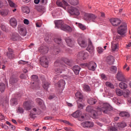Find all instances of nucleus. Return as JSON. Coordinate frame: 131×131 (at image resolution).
<instances>
[{
    "label": "nucleus",
    "mask_w": 131,
    "mask_h": 131,
    "mask_svg": "<svg viewBox=\"0 0 131 131\" xmlns=\"http://www.w3.org/2000/svg\"><path fill=\"white\" fill-rule=\"evenodd\" d=\"M77 56L78 59H80V60H85L89 57V54L84 52V51H81L78 53Z\"/></svg>",
    "instance_id": "nucleus-11"
},
{
    "label": "nucleus",
    "mask_w": 131,
    "mask_h": 131,
    "mask_svg": "<svg viewBox=\"0 0 131 131\" xmlns=\"http://www.w3.org/2000/svg\"><path fill=\"white\" fill-rule=\"evenodd\" d=\"M60 29L61 30L66 31V32H69L70 33L72 32V28L70 26L65 24H63V25L61 27Z\"/></svg>",
    "instance_id": "nucleus-12"
},
{
    "label": "nucleus",
    "mask_w": 131,
    "mask_h": 131,
    "mask_svg": "<svg viewBox=\"0 0 131 131\" xmlns=\"http://www.w3.org/2000/svg\"><path fill=\"white\" fill-rule=\"evenodd\" d=\"M56 5L58 6V7H60L61 8H63L64 9V10H66V7H68L69 6V4L65 1V0H58L56 2Z\"/></svg>",
    "instance_id": "nucleus-8"
},
{
    "label": "nucleus",
    "mask_w": 131,
    "mask_h": 131,
    "mask_svg": "<svg viewBox=\"0 0 131 131\" xmlns=\"http://www.w3.org/2000/svg\"><path fill=\"white\" fill-rule=\"evenodd\" d=\"M36 101L39 104V105H41V104H42V100H41V99L37 98L36 99Z\"/></svg>",
    "instance_id": "nucleus-57"
},
{
    "label": "nucleus",
    "mask_w": 131,
    "mask_h": 131,
    "mask_svg": "<svg viewBox=\"0 0 131 131\" xmlns=\"http://www.w3.org/2000/svg\"><path fill=\"white\" fill-rule=\"evenodd\" d=\"M23 107L25 110L27 111H29V110H31L32 106L31 103L29 101H26L23 103Z\"/></svg>",
    "instance_id": "nucleus-15"
},
{
    "label": "nucleus",
    "mask_w": 131,
    "mask_h": 131,
    "mask_svg": "<svg viewBox=\"0 0 131 131\" xmlns=\"http://www.w3.org/2000/svg\"><path fill=\"white\" fill-rule=\"evenodd\" d=\"M10 24L12 27L15 28L17 27V20L15 18H12L10 19Z\"/></svg>",
    "instance_id": "nucleus-23"
},
{
    "label": "nucleus",
    "mask_w": 131,
    "mask_h": 131,
    "mask_svg": "<svg viewBox=\"0 0 131 131\" xmlns=\"http://www.w3.org/2000/svg\"><path fill=\"white\" fill-rule=\"evenodd\" d=\"M1 29L2 30H3V31H5V32L7 31V29L6 28V26H1Z\"/></svg>",
    "instance_id": "nucleus-64"
},
{
    "label": "nucleus",
    "mask_w": 131,
    "mask_h": 131,
    "mask_svg": "<svg viewBox=\"0 0 131 131\" xmlns=\"http://www.w3.org/2000/svg\"><path fill=\"white\" fill-rule=\"evenodd\" d=\"M79 70H80V67L78 66H75L73 68V71L76 75L79 74Z\"/></svg>",
    "instance_id": "nucleus-29"
},
{
    "label": "nucleus",
    "mask_w": 131,
    "mask_h": 131,
    "mask_svg": "<svg viewBox=\"0 0 131 131\" xmlns=\"http://www.w3.org/2000/svg\"><path fill=\"white\" fill-rule=\"evenodd\" d=\"M66 41L69 47L72 48L74 46V40L69 37L66 38Z\"/></svg>",
    "instance_id": "nucleus-17"
},
{
    "label": "nucleus",
    "mask_w": 131,
    "mask_h": 131,
    "mask_svg": "<svg viewBox=\"0 0 131 131\" xmlns=\"http://www.w3.org/2000/svg\"><path fill=\"white\" fill-rule=\"evenodd\" d=\"M78 104V109H80V110H81V109H83V105L82 104L79 103V102H77Z\"/></svg>",
    "instance_id": "nucleus-56"
},
{
    "label": "nucleus",
    "mask_w": 131,
    "mask_h": 131,
    "mask_svg": "<svg viewBox=\"0 0 131 131\" xmlns=\"http://www.w3.org/2000/svg\"><path fill=\"white\" fill-rule=\"evenodd\" d=\"M110 70L113 73H116L117 72V67L113 66L111 67Z\"/></svg>",
    "instance_id": "nucleus-48"
},
{
    "label": "nucleus",
    "mask_w": 131,
    "mask_h": 131,
    "mask_svg": "<svg viewBox=\"0 0 131 131\" xmlns=\"http://www.w3.org/2000/svg\"><path fill=\"white\" fill-rule=\"evenodd\" d=\"M54 24L55 28H60L61 29L64 25V22L62 20H56L54 21Z\"/></svg>",
    "instance_id": "nucleus-14"
},
{
    "label": "nucleus",
    "mask_w": 131,
    "mask_h": 131,
    "mask_svg": "<svg viewBox=\"0 0 131 131\" xmlns=\"http://www.w3.org/2000/svg\"><path fill=\"white\" fill-rule=\"evenodd\" d=\"M110 21L113 26L115 27L119 26L121 24V20L118 18H111Z\"/></svg>",
    "instance_id": "nucleus-10"
},
{
    "label": "nucleus",
    "mask_w": 131,
    "mask_h": 131,
    "mask_svg": "<svg viewBox=\"0 0 131 131\" xmlns=\"http://www.w3.org/2000/svg\"><path fill=\"white\" fill-rule=\"evenodd\" d=\"M36 8L37 11H38V12H40V13L45 12V11L46 10V8H45V7L41 6H37Z\"/></svg>",
    "instance_id": "nucleus-34"
},
{
    "label": "nucleus",
    "mask_w": 131,
    "mask_h": 131,
    "mask_svg": "<svg viewBox=\"0 0 131 131\" xmlns=\"http://www.w3.org/2000/svg\"><path fill=\"white\" fill-rule=\"evenodd\" d=\"M7 56L9 59H13V58H15V55L14 54V53L7 52Z\"/></svg>",
    "instance_id": "nucleus-43"
},
{
    "label": "nucleus",
    "mask_w": 131,
    "mask_h": 131,
    "mask_svg": "<svg viewBox=\"0 0 131 131\" xmlns=\"http://www.w3.org/2000/svg\"><path fill=\"white\" fill-rule=\"evenodd\" d=\"M78 43L81 48H86L88 47V44L81 38L78 39Z\"/></svg>",
    "instance_id": "nucleus-18"
},
{
    "label": "nucleus",
    "mask_w": 131,
    "mask_h": 131,
    "mask_svg": "<svg viewBox=\"0 0 131 131\" xmlns=\"http://www.w3.org/2000/svg\"><path fill=\"white\" fill-rule=\"evenodd\" d=\"M65 85V81L64 80H60L57 82V86L58 88H61V86H64Z\"/></svg>",
    "instance_id": "nucleus-40"
},
{
    "label": "nucleus",
    "mask_w": 131,
    "mask_h": 131,
    "mask_svg": "<svg viewBox=\"0 0 131 131\" xmlns=\"http://www.w3.org/2000/svg\"><path fill=\"white\" fill-rule=\"evenodd\" d=\"M106 61L109 65H113V64H114V57L112 56H108Z\"/></svg>",
    "instance_id": "nucleus-25"
},
{
    "label": "nucleus",
    "mask_w": 131,
    "mask_h": 131,
    "mask_svg": "<svg viewBox=\"0 0 131 131\" xmlns=\"http://www.w3.org/2000/svg\"><path fill=\"white\" fill-rule=\"evenodd\" d=\"M37 110L36 108H33L32 111L30 112V118H35V115L37 114Z\"/></svg>",
    "instance_id": "nucleus-21"
},
{
    "label": "nucleus",
    "mask_w": 131,
    "mask_h": 131,
    "mask_svg": "<svg viewBox=\"0 0 131 131\" xmlns=\"http://www.w3.org/2000/svg\"><path fill=\"white\" fill-rule=\"evenodd\" d=\"M17 29L20 35H22L23 36H25V35H26V34L27 33V31H26V28H25V27L21 25H18L17 27Z\"/></svg>",
    "instance_id": "nucleus-9"
},
{
    "label": "nucleus",
    "mask_w": 131,
    "mask_h": 131,
    "mask_svg": "<svg viewBox=\"0 0 131 131\" xmlns=\"http://www.w3.org/2000/svg\"><path fill=\"white\" fill-rule=\"evenodd\" d=\"M127 32V25L125 23H123L118 28L116 36L114 37V40L112 42V49L116 51L117 49V44L120 41L122 37L125 36Z\"/></svg>",
    "instance_id": "nucleus-1"
},
{
    "label": "nucleus",
    "mask_w": 131,
    "mask_h": 131,
    "mask_svg": "<svg viewBox=\"0 0 131 131\" xmlns=\"http://www.w3.org/2000/svg\"><path fill=\"white\" fill-rule=\"evenodd\" d=\"M75 96L77 99H78V100H77V102H82L83 100V96H82V94H81L80 92H77L75 94Z\"/></svg>",
    "instance_id": "nucleus-19"
},
{
    "label": "nucleus",
    "mask_w": 131,
    "mask_h": 131,
    "mask_svg": "<svg viewBox=\"0 0 131 131\" xmlns=\"http://www.w3.org/2000/svg\"><path fill=\"white\" fill-rule=\"evenodd\" d=\"M20 78L21 79H26V76H25V74H21L19 76Z\"/></svg>",
    "instance_id": "nucleus-61"
},
{
    "label": "nucleus",
    "mask_w": 131,
    "mask_h": 131,
    "mask_svg": "<svg viewBox=\"0 0 131 131\" xmlns=\"http://www.w3.org/2000/svg\"><path fill=\"white\" fill-rule=\"evenodd\" d=\"M24 24H26V25H28V24H29V20L27 19H25L24 20Z\"/></svg>",
    "instance_id": "nucleus-63"
},
{
    "label": "nucleus",
    "mask_w": 131,
    "mask_h": 131,
    "mask_svg": "<svg viewBox=\"0 0 131 131\" xmlns=\"http://www.w3.org/2000/svg\"><path fill=\"white\" fill-rule=\"evenodd\" d=\"M18 80L19 79H18V77H16V76H12L9 79V82L10 84H15V83L18 82Z\"/></svg>",
    "instance_id": "nucleus-16"
},
{
    "label": "nucleus",
    "mask_w": 131,
    "mask_h": 131,
    "mask_svg": "<svg viewBox=\"0 0 131 131\" xmlns=\"http://www.w3.org/2000/svg\"><path fill=\"white\" fill-rule=\"evenodd\" d=\"M6 91V85L5 83L1 82L0 83V92L1 93H4Z\"/></svg>",
    "instance_id": "nucleus-35"
},
{
    "label": "nucleus",
    "mask_w": 131,
    "mask_h": 131,
    "mask_svg": "<svg viewBox=\"0 0 131 131\" xmlns=\"http://www.w3.org/2000/svg\"><path fill=\"white\" fill-rule=\"evenodd\" d=\"M53 118L54 117H45L44 119L45 120H52Z\"/></svg>",
    "instance_id": "nucleus-62"
},
{
    "label": "nucleus",
    "mask_w": 131,
    "mask_h": 131,
    "mask_svg": "<svg viewBox=\"0 0 131 131\" xmlns=\"http://www.w3.org/2000/svg\"><path fill=\"white\" fill-rule=\"evenodd\" d=\"M27 63H28V61H24V60H19L18 61V63L20 64L21 65H25L26 64H27Z\"/></svg>",
    "instance_id": "nucleus-55"
},
{
    "label": "nucleus",
    "mask_w": 131,
    "mask_h": 131,
    "mask_svg": "<svg viewBox=\"0 0 131 131\" xmlns=\"http://www.w3.org/2000/svg\"><path fill=\"white\" fill-rule=\"evenodd\" d=\"M55 43H57V45H60L62 48L65 47L64 45H63V42H62V38H55L54 39Z\"/></svg>",
    "instance_id": "nucleus-26"
},
{
    "label": "nucleus",
    "mask_w": 131,
    "mask_h": 131,
    "mask_svg": "<svg viewBox=\"0 0 131 131\" xmlns=\"http://www.w3.org/2000/svg\"><path fill=\"white\" fill-rule=\"evenodd\" d=\"M81 115V113L79 110L76 111L75 112H74L72 114V116H73V117H74L75 118H77L78 117H80Z\"/></svg>",
    "instance_id": "nucleus-31"
},
{
    "label": "nucleus",
    "mask_w": 131,
    "mask_h": 131,
    "mask_svg": "<svg viewBox=\"0 0 131 131\" xmlns=\"http://www.w3.org/2000/svg\"><path fill=\"white\" fill-rule=\"evenodd\" d=\"M119 116H121V117H125V118H128V117L130 116V115H129V113L127 112H121L119 113Z\"/></svg>",
    "instance_id": "nucleus-27"
},
{
    "label": "nucleus",
    "mask_w": 131,
    "mask_h": 131,
    "mask_svg": "<svg viewBox=\"0 0 131 131\" xmlns=\"http://www.w3.org/2000/svg\"><path fill=\"white\" fill-rule=\"evenodd\" d=\"M11 102V104L12 105H16V104H17V102H18V101L17 100V98H12L10 100Z\"/></svg>",
    "instance_id": "nucleus-50"
},
{
    "label": "nucleus",
    "mask_w": 131,
    "mask_h": 131,
    "mask_svg": "<svg viewBox=\"0 0 131 131\" xmlns=\"http://www.w3.org/2000/svg\"><path fill=\"white\" fill-rule=\"evenodd\" d=\"M108 130L109 131H118V130L116 127L112 126L109 128Z\"/></svg>",
    "instance_id": "nucleus-59"
},
{
    "label": "nucleus",
    "mask_w": 131,
    "mask_h": 131,
    "mask_svg": "<svg viewBox=\"0 0 131 131\" xmlns=\"http://www.w3.org/2000/svg\"><path fill=\"white\" fill-rule=\"evenodd\" d=\"M117 125L118 127L123 128V127H125V126H126V123H125V122H121L118 123Z\"/></svg>",
    "instance_id": "nucleus-39"
},
{
    "label": "nucleus",
    "mask_w": 131,
    "mask_h": 131,
    "mask_svg": "<svg viewBox=\"0 0 131 131\" xmlns=\"http://www.w3.org/2000/svg\"><path fill=\"white\" fill-rule=\"evenodd\" d=\"M69 3L72 6H77L79 4V1L78 0H69Z\"/></svg>",
    "instance_id": "nucleus-33"
},
{
    "label": "nucleus",
    "mask_w": 131,
    "mask_h": 131,
    "mask_svg": "<svg viewBox=\"0 0 131 131\" xmlns=\"http://www.w3.org/2000/svg\"><path fill=\"white\" fill-rule=\"evenodd\" d=\"M8 2L10 7L11 8H16V5L15 4V3H14V2H13V1L11 0H8Z\"/></svg>",
    "instance_id": "nucleus-44"
},
{
    "label": "nucleus",
    "mask_w": 131,
    "mask_h": 131,
    "mask_svg": "<svg viewBox=\"0 0 131 131\" xmlns=\"http://www.w3.org/2000/svg\"><path fill=\"white\" fill-rule=\"evenodd\" d=\"M116 93L117 96H122L123 93H122V90L119 89H116Z\"/></svg>",
    "instance_id": "nucleus-45"
},
{
    "label": "nucleus",
    "mask_w": 131,
    "mask_h": 131,
    "mask_svg": "<svg viewBox=\"0 0 131 131\" xmlns=\"http://www.w3.org/2000/svg\"><path fill=\"white\" fill-rule=\"evenodd\" d=\"M105 85H106V86H108V88H110L111 89H114V85L110 82H105Z\"/></svg>",
    "instance_id": "nucleus-49"
},
{
    "label": "nucleus",
    "mask_w": 131,
    "mask_h": 131,
    "mask_svg": "<svg viewBox=\"0 0 131 131\" xmlns=\"http://www.w3.org/2000/svg\"><path fill=\"white\" fill-rule=\"evenodd\" d=\"M62 60L64 62V63L67 64V65H68V66H70V67L72 66V62L70 61L69 59L67 58H63Z\"/></svg>",
    "instance_id": "nucleus-38"
},
{
    "label": "nucleus",
    "mask_w": 131,
    "mask_h": 131,
    "mask_svg": "<svg viewBox=\"0 0 131 131\" xmlns=\"http://www.w3.org/2000/svg\"><path fill=\"white\" fill-rule=\"evenodd\" d=\"M17 112H18L19 113H24V110L23 109V108H22L21 107H18L17 108Z\"/></svg>",
    "instance_id": "nucleus-54"
},
{
    "label": "nucleus",
    "mask_w": 131,
    "mask_h": 131,
    "mask_svg": "<svg viewBox=\"0 0 131 131\" xmlns=\"http://www.w3.org/2000/svg\"><path fill=\"white\" fill-rule=\"evenodd\" d=\"M50 109L52 110H57V108L56 107V105L54 104H51L50 106Z\"/></svg>",
    "instance_id": "nucleus-60"
},
{
    "label": "nucleus",
    "mask_w": 131,
    "mask_h": 131,
    "mask_svg": "<svg viewBox=\"0 0 131 131\" xmlns=\"http://www.w3.org/2000/svg\"><path fill=\"white\" fill-rule=\"evenodd\" d=\"M101 77L102 79H104V80H107V79H108L105 74H102L101 75Z\"/></svg>",
    "instance_id": "nucleus-58"
},
{
    "label": "nucleus",
    "mask_w": 131,
    "mask_h": 131,
    "mask_svg": "<svg viewBox=\"0 0 131 131\" xmlns=\"http://www.w3.org/2000/svg\"><path fill=\"white\" fill-rule=\"evenodd\" d=\"M97 102H98L97 99L93 98H90L88 100V103L89 104V105H95Z\"/></svg>",
    "instance_id": "nucleus-30"
},
{
    "label": "nucleus",
    "mask_w": 131,
    "mask_h": 131,
    "mask_svg": "<svg viewBox=\"0 0 131 131\" xmlns=\"http://www.w3.org/2000/svg\"><path fill=\"white\" fill-rule=\"evenodd\" d=\"M87 51H89L91 53V52H93V50H94V47H93V45L92 43H90L86 49Z\"/></svg>",
    "instance_id": "nucleus-46"
},
{
    "label": "nucleus",
    "mask_w": 131,
    "mask_h": 131,
    "mask_svg": "<svg viewBox=\"0 0 131 131\" xmlns=\"http://www.w3.org/2000/svg\"><path fill=\"white\" fill-rule=\"evenodd\" d=\"M20 39H21L20 37V35L19 34H18V33H14L12 34V40L13 41H16L17 40H20Z\"/></svg>",
    "instance_id": "nucleus-20"
},
{
    "label": "nucleus",
    "mask_w": 131,
    "mask_h": 131,
    "mask_svg": "<svg viewBox=\"0 0 131 131\" xmlns=\"http://www.w3.org/2000/svg\"><path fill=\"white\" fill-rule=\"evenodd\" d=\"M97 50L98 54H102L104 51V49L101 47H98Z\"/></svg>",
    "instance_id": "nucleus-53"
},
{
    "label": "nucleus",
    "mask_w": 131,
    "mask_h": 131,
    "mask_svg": "<svg viewBox=\"0 0 131 131\" xmlns=\"http://www.w3.org/2000/svg\"><path fill=\"white\" fill-rule=\"evenodd\" d=\"M0 14L2 16H7V15L9 14V10L5 9V10H1Z\"/></svg>",
    "instance_id": "nucleus-37"
},
{
    "label": "nucleus",
    "mask_w": 131,
    "mask_h": 131,
    "mask_svg": "<svg viewBox=\"0 0 131 131\" xmlns=\"http://www.w3.org/2000/svg\"><path fill=\"white\" fill-rule=\"evenodd\" d=\"M40 63L45 68H47L49 67V60L46 56H43L40 58Z\"/></svg>",
    "instance_id": "nucleus-6"
},
{
    "label": "nucleus",
    "mask_w": 131,
    "mask_h": 131,
    "mask_svg": "<svg viewBox=\"0 0 131 131\" xmlns=\"http://www.w3.org/2000/svg\"><path fill=\"white\" fill-rule=\"evenodd\" d=\"M31 80L32 81H34L33 82V84H34V83H37V81H38V77L37 75H33L31 77Z\"/></svg>",
    "instance_id": "nucleus-32"
},
{
    "label": "nucleus",
    "mask_w": 131,
    "mask_h": 131,
    "mask_svg": "<svg viewBox=\"0 0 131 131\" xmlns=\"http://www.w3.org/2000/svg\"><path fill=\"white\" fill-rule=\"evenodd\" d=\"M111 110H112V107L106 103L103 104L102 107L99 111L94 110L93 107L91 106H88L86 108V111L89 113H90V116H91L93 119H97V118L99 117V115H101V112H103L104 114H109Z\"/></svg>",
    "instance_id": "nucleus-2"
},
{
    "label": "nucleus",
    "mask_w": 131,
    "mask_h": 131,
    "mask_svg": "<svg viewBox=\"0 0 131 131\" xmlns=\"http://www.w3.org/2000/svg\"><path fill=\"white\" fill-rule=\"evenodd\" d=\"M83 89L86 92H89L91 90V88H90L89 85H84Z\"/></svg>",
    "instance_id": "nucleus-52"
},
{
    "label": "nucleus",
    "mask_w": 131,
    "mask_h": 131,
    "mask_svg": "<svg viewBox=\"0 0 131 131\" xmlns=\"http://www.w3.org/2000/svg\"><path fill=\"white\" fill-rule=\"evenodd\" d=\"M119 85L121 90H125V89L127 88V84L124 82H120Z\"/></svg>",
    "instance_id": "nucleus-36"
},
{
    "label": "nucleus",
    "mask_w": 131,
    "mask_h": 131,
    "mask_svg": "<svg viewBox=\"0 0 131 131\" xmlns=\"http://www.w3.org/2000/svg\"><path fill=\"white\" fill-rule=\"evenodd\" d=\"M83 18L89 22H95L97 16L93 13H85L83 15Z\"/></svg>",
    "instance_id": "nucleus-3"
},
{
    "label": "nucleus",
    "mask_w": 131,
    "mask_h": 131,
    "mask_svg": "<svg viewBox=\"0 0 131 131\" xmlns=\"http://www.w3.org/2000/svg\"><path fill=\"white\" fill-rule=\"evenodd\" d=\"M81 126L85 128V127H93L94 126V123L90 121H85L81 123Z\"/></svg>",
    "instance_id": "nucleus-13"
},
{
    "label": "nucleus",
    "mask_w": 131,
    "mask_h": 131,
    "mask_svg": "<svg viewBox=\"0 0 131 131\" xmlns=\"http://www.w3.org/2000/svg\"><path fill=\"white\" fill-rule=\"evenodd\" d=\"M40 52L43 54H48V52H49V48L47 46H42L40 47Z\"/></svg>",
    "instance_id": "nucleus-22"
},
{
    "label": "nucleus",
    "mask_w": 131,
    "mask_h": 131,
    "mask_svg": "<svg viewBox=\"0 0 131 131\" xmlns=\"http://www.w3.org/2000/svg\"><path fill=\"white\" fill-rule=\"evenodd\" d=\"M63 67H60V68H57L56 69H55L54 70V72L55 73H56V74H61V73H62V71L65 70L66 68L62 69Z\"/></svg>",
    "instance_id": "nucleus-28"
},
{
    "label": "nucleus",
    "mask_w": 131,
    "mask_h": 131,
    "mask_svg": "<svg viewBox=\"0 0 131 131\" xmlns=\"http://www.w3.org/2000/svg\"><path fill=\"white\" fill-rule=\"evenodd\" d=\"M76 24H78V27L81 30H85V29H86V27L85 26L82 25V24L76 23Z\"/></svg>",
    "instance_id": "nucleus-42"
},
{
    "label": "nucleus",
    "mask_w": 131,
    "mask_h": 131,
    "mask_svg": "<svg viewBox=\"0 0 131 131\" xmlns=\"http://www.w3.org/2000/svg\"><path fill=\"white\" fill-rule=\"evenodd\" d=\"M68 12L69 13V14L72 15L73 16H79L80 14L79 10L77 9V8L72 6L69 7L68 8Z\"/></svg>",
    "instance_id": "nucleus-5"
},
{
    "label": "nucleus",
    "mask_w": 131,
    "mask_h": 131,
    "mask_svg": "<svg viewBox=\"0 0 131 131\" xmlns=\"http://www.w3.org/2000/svg\"><path fill=\"white\" fill-rule=\"evenodd\" d=\"M54 66L56 67L59 66V67H63V68H66V66L62 64V61L59 60H57L54 62Z\"/></svg>",
    "instance_id": "nucleus-24"
},
{
    "label": "nucleus",
    "mask_w": 131,
    "mask_h": 131,
    "mask_svg": "<svg viewBox=\"0 0 131 131\" xmlns=\"http://www.w3.org/2000/svg\"><path fill=\"white\" fill-rule=\"evenodd\" d=\"M23 13H26V14H29L30 13V9L27 6L23 8Z\"/></svg>",
    "instance_id": "nucleus-41"
},
{
    "label": "nucleus",
    "mask_w": 131,
    "mask_h": 131,
    "mask_svg": "<svg viewBox=\"0 0 131 131\" xmlns=\"http://www.w3.org/2000/svg\"><path fill=\"white\" fill-rule=\"evenodd\" d=\"M116 78L119 81H122L123 82H126V79L123 75V73L121 71H118L117 74L116 75Z\"/></svg>",
    "instance_id": "nucleus-7"
},
{
    "label": "nucleus",
    "mask_w": 131,
    "mask_h": 131,
    "mask_svg": "<svg viewBox=\"0 0 131 131\" xmlns=\"http://www.w3.org/2000/svg\"><path fill=\"white\" fill-rule=\"evenodd\" d=\"M82 66L84 67H88L89 70L91 71H95L97 68V63L95 61H90L89 63H82Z\"/></svg>",
    "instance_id": "nucleus-4"
},
{
    "label": "nucleus",
    "mask_w": 131,
    "mask_h": 131,
    "mask_svg": "<svg viewBox=\"0 0 131 131\" xmlns=\"http://www.w3.org/2000/svg\"><path fill=\"white\" fill-rule=\"evenodd\" d=\"M129 95H130V92L129 90H126L124 92V97L125 98H127V97H128V96H129Z\"/></svg>",
    "instance_id": "nucleus-51"
},
{
    "label": "nucleus",
    "mask_w": 131,
    "mask_h": 131,
    "mask_svg": "<svg viewBox=\"0 0 131 131\" xmlns=\"http://www.w3.org/2000/svg\"><path fill=\"white\" fill-rule=\"evenodd\" d=\"M50 86V83L49 82H45L43 83V88L45 90H48Z\"/></svg>",
    "instance_id": "nucleus-47"
}]
</instances>
